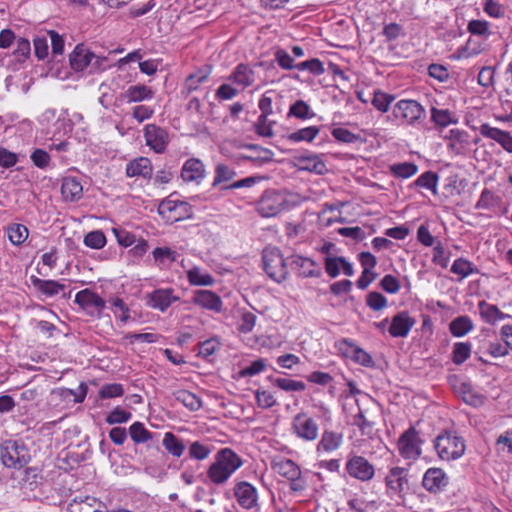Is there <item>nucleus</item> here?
<instances>
[{
    "instance_id": "obj_1",
    "label": "nucleus",
    "mask_w": 512,
    "mask_h": 512,
    "mask_svg": "<svg viewBox=\"0 0 512 512\" xmlns=\"http://www.w3.org/2000/svg\"><path fill=\"white\" fill-rule=\"evenodd\" d=\"M0 461L8 469L20 470L31 461L29 448L23 440H4L0 444Z\"/></svg>"
},
{
    "instance_id": "obj_2",
    "label": "nucleus",
    "mask_w": 512,
    "mask_h": 512,
    "mask_svg": "<svg viewBox=\"0 0 512 512\" xmlns=\"http://www.w3.org/2000/svg\"><path fill=\"white\" fill-rule=\"evenodd\" d=\"M434 449L443 461L457 460L463 456L466 445L455 431H443L434 440Z\"/></svg>"
},
{
    "instance_id": "obj_3",
    "label": "nucleus",
    "mask_w": 512,
    "mask_h": 512,
    "mask_svg": "<svg viewBox=\"0 0 512 512\" xmlns=\"http://www.w3.org/2000/svg\"><path fill=\"white\" fill-rule=\"evenodd\" d=\"M263 267L267 275L277 283L287 279L289 259H284L277 248L265 249L262 255Z\"/></svg>"
},
{
    "instance_id": "obj_4",
    "label": "nucleus",
    "mask_w": 512,
    "mask_h": 512,
    "mask_svg": "<svg viewBox=\"0 0 512 512\" xmlns=\"http://www.w3.org/2000/svg\"><path fill=\"white\" fill-rule=\"evenodd\" d=\"M393 115L402 123L416 125L425 118L426 111L417 101L402 99L393 107Z\"/></svg>"
},
{
    "instance_id": "obj_5",
    "label": "nucleus",
    "mask_w": 512,
    "mask_h": 512,
    "mask_svg": "<svg viewBox=\"0 0 512 512\" xmlns=\"http://www.w3.org/2000/svg\"><path fill=\"white\" fill-rule=\"evenodd\" d=\"M423 441L415 427H410L398 439L399 454L407 460H416L421 456Z\"/></svg>"
},
{
    "instance_id": "obj_6",
    "label": "nucleus",
    "mask_w": 512,
    "mask_h": 512,
    "mask_svg": "<svg viewBox=\"0 0 512 512\" xmlns=\"http://www.w3.org/2000/svg\"><path fill=\"white\" fill-rule=\"evenodd\" d=\"M286 205L284 195L276 190H266L260 198L257 211L262 217H274L279 214Z\"/></svg>"
},
{
    "instance_id": "obj_7",
    "label": "nucleus",
    "mask_w": 512,
    "mask_h": 512,
    "mask_svg": "<svg viewBox=\"0 0 512 512\" xmlns=\"http://www.w3.org/2000/svg\"><path fill=\"white\" fill-rule=\"evenodd\" d=\"M159 214L167 218L168 221L178 222L190 218L193 212L189 203L169 198L160 203Z\"/></svg>"
},
{
    "instance_id": "obj_8",
    "label": "nucleus",
    "mask_w": 512,
    "mask_h": 512,
    "mask_svg": "<svg viewBox=\"0 0 512 512\" xmlns=\"http://www.w3.org/2000/svg\"><path fill=\"white\" fill-rule=\"evenodd\" d=\"M292 431L300 439L312 442L318 438L317 422L306 413H298L292 420Z\"/></svg>"
},
{
    "instance_id": "obj_9",
    "label": "nucleus",
    "mask_w": 512,
    "mask_h": 512,
    "mask_svg": "<svg viewBox=\"0 0 512 512\" xmlns=\"http://www.w3.org/2000/svg\"><path fill=\"white\" fill-rule=\"evenodd\" d=\"M345 469L350 477L362 482L370 481L375 474L374 466L363 456L352 455L348 458Z\"/></svg>"
},
{
    "instance_id": "obj_10",
    "label": "nucleus",
    "mask_w": 512,
    "mask_h": 512,
    "mask_svg": "<svg viewBox=\"0 0 512 512\" xmlns=\"http://www.w3.org/2000/svg\"><path fill=\"white\" fill-rule=\"evenodd\" d=\"M336 347L343 356L351 358L359 365L369 368L375 365L371 355L348 338L339 340Z\"/></svg>"
},
{
    "instance_id": "obj_11",
    "label": "nucleus",
    "mask_w": 512,
    "mask_h": 512,
    "mask_svg": "<svg viewBox=\"0 0 512 512\" xmlns=\"http://www.w3.org/2000/svg\"><path fill=\"white\" fill-rule=\"evenodd\" d=\"M74 302L91 316H100L106 307L105 300L88 288L79 291Z\"/></svg>"
},
{
    "instance_id": "obj_12",
    "label": "nucleus",
    "mask_w": 512,
    "mask_h": 512,
    "mask_svg": "<svg viewBox=\"0 0 512 512\" xmlns=\"http://www.w3.org/2000/svg\"><path fill=\"white\" fill-rule=\"evenodd\" d=\"M289 268L301 278H318L322 275V268L317 262L300 255H292L289 258Z\"/></svg>"
},
{
    "instance_id": "obj_13",
    "label": "nucleus",
    "mask_w": 512,
    "mask_h": 512,
    "mask_svg": "<svg viewBox=\"0 0 512 512\" xmlns=\"http://www.w3.org/2000/svg\"><path fill=\"white\" fill-rule=\"evenodd\" d=\"M450 478L441 468L431 467L426 470L422 478L423 488L431 494H438L449 485Z\"/></svg>"
},
{
    "instance_id": "obj_14",
    "label": "nucleus",
    "mask_w": 512,
    "mask_h": 512,
    "mask_svg": "<svg viewBox=\"0 0 512 512\" xmlns=\"http://www.w3.org/2000/svg\"><path fill=\"white\" fill-rule=\"evenodd\" d=\"M233 496L237 503L245 510H251L258 506L257 489L247 481H240L235 484Z\"/></svg>"
},
{
    "instance_id": "obj_15",
    "label": "nucleus",
    "mask_w": 512,
    "mask_h": 512,
    "mask_svg": "<svg viewBox=\"0 0 512 512\" xmlns=\"http://www.w3.org/2000/svg\"><path fill=\"white\" fill-rule=\"evenodd\" d=\"M384 481L386 488L390 493L401 497L407 490L408 470L398 466L392 467L389 469Z\"/></svg>"
},
{
    "instance_id": "obj_16",
    "label": "nucleus",
    "mask_w": 512,
    "mask_h": 512,
    "mask_svg": "<svg viewBox=\"0 0 512 512\" xmlns=\"http://www.w3.org/2000/svg\"><path fill=\"white\" fill-rule=\"evenodd\" d=\"M144 138L146 145L156 153H163L169 143L168 132L156 124H148L144 127Z\"/></svg>"
},
{
    "instance_id": "obj_17",
    "label": "nucleus",
    "mask_w": 512,
    "mask_h": 512,
    "mask_svg": "<svg viewBox=\"0 0 512 512\" xmlns=\"http://www.w3.org/2000/svg\"><path fill=\"white\" fill-rule=\"evenodd\" d=\"M179 297L174 294L172 288L155 289L146 296V304L153 309L165 312Z\"/></svg>"
},
{
    "instance_id": "obj_18",
    "label": "nucleus",
    "mask_w": 512,
    "mask_h": 512,
    "mask_svg": "<svg viewBox=\"0 0 512 512\" xmlns=\"http://www.w3.org/2000/svg\"><path fill=\"white\" fill-rule=\"evenodd\" d=\"M95 59V64L100 65V62L104 59H100L83 44H78L69 56V62L71 68L74 71H83L88 65Z\"/></svg>"
},
{
    "instance_id": "obj_19",
    "label": "nucleus",
    "mask_w": 512,
    "mask_h": 512,
    "mask_svg": "<svg viewBox=\"0 0 512 512\" xmlns=\"http://www.w3.org/2000/svg\"><path fill=\"white\" fill-rule=\"evenodd\" d=\"M232 176L226 171V198L229 200L239 195L241 198H248L247 190L261 180V177L250 176L237 181H231Z\"/></svg>"
},
{
    "instance_id": "obj_20",
    "label": "nucleus",
    "mask_w": 512,
    "mask_h": 512,
    "mask_svg": "<svg viewBox=\"0 0 512 512\" xmlns=\"http://www.w3.org/2000/svg\"><path fill=\"white\" fill-rule=\"evenodd\" d=\"M415 322V319L407 311H401L392 318L388 332L392 337L404 338L409 334Z\"/></svg>"
},
{
    "instance_id": "obj_21",
    "label": "nucleus",
    "mask_w": 512,
    "mask_h": 512,
    "mask_svg": "<svg viewBox=\"0 0 512 512\" xmlns=\"http://www.w3.org/2000/svg\"><path fill=\"white\" fill-rule=\"evenodd\" d=\"M479 131L483 137L495 140L504 150L512 153V136L509 132L491 127L488 123L482 124Z\"/></svg>"
},
{
    "instance_id": "obj_22",
    "label": "nucleus",
    "mask_w": 512,
    "mask_h": 512,
    "mask_svg": "<svg viewBox=\"0 0 512 512\" xmlns=\"http://www.w3.org/2000/svg\"><path fill=\"white\" fill-rule=\"evenodd\" d=\"M181 177L185 182L199 184L205 177L204 164L196 158L188 159L181 169Z\"/></svg>"
},
{
    "instance_id": "obj_23",
    "label": "nucleus",
    "mask_w": 512,
    "mask_h": 512,
    "mask_svg": "<svg viewBox=\"0 0 512 512\" xmlns=\"http://www.w3.org/2000/svg\"><path fill=\"white\" fill-rule=\"evenodd\" d=\"M343 438V433L325 429L322 432L321 439L317 444L316 450L318 453H331L340 448L343 443Z\"/></svg>"
},
{
    "instance_id": "obj_24",
    "label": "nucleus",
    "mask_w": 512,
    "mask_h": 512,
    "mask_svg": "<svg viewBox=\"0 0 512 512\" xmlns=\"http://www.w3.org/2000/svg\"><path fill=\"white\" fill-rule=\"evenodd\" d=\"M61 194L65 201L76 202L82 198L83 186L76 177H64L61 184Z\"/></svg>"
},
{
    "instance_id": "obj_25",
    "label": "nucleus",
    "mask_w": 512,
    "mask_h": 512,
    "mask_svg": "<svg viewBox=\"0 0 512 512\" xmlns=\"http://www.w3.org/2000/svg\"><path fill=\"white\" fill-rule=\"evenodd\" d=\"M121 96L127 103H139L152 99L154 91L144 84H136L129 86Z\"/></svg>"
},
{
    "instance_id": "obj_26",
    "label": "nucleus",
    "mask_w": 512,
    "mask_h": 512,
    "mask_svg": "<svg viewBox=\"0 0 512 512\" xmlns=\"http://www.w3.org/2000/svg\"><path fill=\"white\" fill-rule=\"evenodd\" d=\"M153 172L151 161L146 157H139L130 161L126 166L128 177L151 178Z\"/></svg>"
},
{
    "instance_id": "obj_27",
    "label": "nucleus",
    "mask_w": 512,
    "mask_h": 512,
    "mask_svg": "<svg viewBox=\"0 0 512 512\" xmlns=\"http://www.w3.org/2000/svg\"><path fill=\"white\" fill-rule=\"evenodd\" d=\"M193 302L203 308L220 311L222 306L221 298L212 291L198 290L194 293Z\"/></svg>"
},
{
    "instance_id": "obj_28",
    "label": "nucleus",
    "mask_w": 512,
    "mask_h": 512,
    "mask_svg": "<svg viewBox=\"0 0 512 512\" xmlns=\"http://www.w3.org/2000/svg\"><path fill=\"white\" fill-rule=\"evenodd\" d=\"M211 69L209 66H206L198 71L190 74L183 84L181 93L184 96H189L192 92L196 91L200 84L203 83L209 76Z\"/></svg>"
},
{
    "instance_id": "obj_29",
    "label": "nucleus",
    "mask_w": 512,
    "mask_h": 512,
    "mask_svg": "<svg viewBox=\"0 0 512 512\" xmlns=\"http://www.w3.org/2000/svg\"><path fill=\"white\" fill-rule=\"evenodd\" d=\"M32 285L43 295L53 297L65 289V285L55 280H43L36 276H31Z\"/></svg>"
},
{
    "instance_id": "obj_30",
    "label": "nucleus",
    "mask_w": 512,
    "mask_h": 512,
    "mask_svg": "<svg viewBox=\"0 0 512 512\" xmlns=\"http://www.w3.org/2000/svg\"><path fill=\"white\" fill-rule=\"evenodd\" d=\"M229 80L233 81L237 85L242 86V89H244L253 83L254 72L248 65L241 63L229 76Z\"/></svg>"
},
{
    "instance_id": "obj_31",
    "label": "nucleus",
    "mask_w": 512,
    "mask_h": 512,
    "mask_svg": "<svg viewBox=\"0 0 512 512\" xmlns=\"http://www.w3.org/2000/svg\"><path fill=\"white\" fill-rule=\"evenodd\" d=\"M473 328L474 324L467 315L458 316L449 323V331L454 337H463Z\"/></svg>"
},
{
    "instance_id": "obj_32",
    "label": "nucleus",
    "mask_w": 512,
    "mask_h": 512,
    "mask_svg": "<svg viewBox=\"0 0 512 512\" xmlns=\"http://www.w3.org/2000/svg\"><path fill=\"white\" fill-rule=\"evenodd\" d=\"M99 503L94 497L74 498L68 505V512H101Z\"/></svg>"
},
{
    "instance_id": "obj_33",
    "label": "nucleus",
    "mask_w": 512,
    "mask_h": 512,
    "mask_svg": "<svg viewBox=\"0 0 512 512\" xmlns=\"http://www.w3.org/2000/svg\"><path fill=\"white\" fill-rule=\"evenodd\" d=\"M272 468L275 472H277L282 477H285L287 480L295 479L298 475L301 474L300 467L290 459H282L278 462H274Z\"/></svg>"
},
{
    "instance_id": "obj_34",
    "label": "nucleus",
    "mask_w": 512,
    "mask_h": 512,
    "mask_svg": "<svg viewBox=\"0 0 512 512\" xmlns=\"http://www.w3.org/2000/svg\"><path fill=\"white\" fill-rule=\"evenodd\" d=\"M431 121L437 126V127H447L450 124H456L458 122V119L456 118L455 114L452 113L449 109H439L436 107H432L431 110Z\"/></svg>"
},
{
    "instance_id": "obj_35",
    "label": "nucleus",
    "mask_w": 512,
    "mask_h": 512,
    "mask_svg": "<svg viewBox=\"0 0 512 512\" xmlns=\"http://www.w3.org/2000/svg\"><path fill=\"white\" fill-rule=\"evenodd\" d=\"M450 271L456 275H459L460 281L471 274L479 273V269L471 261L463 257L457 258L453 262Z\"/></svg>"
},
{
    "instance_id": "obj_36",
    "label": "nucleus",
    "mask_w": 512,
    "mask_h": 512,
    "mask_svg": "<svg viewBox=\"0 0 512 512\" xmlns=\"http://www.w3.org/2000/svg\"><path fill=\"white\" fill-rule=\"evenodd\" d=\"M267 379L277 388L286 392H301L306 389V385L302 381L292 380L288 378H274L268 376Z\"/></svg>"
},
{
    "instance_id": "obj_37",
    "label": "nucleus",
    "mask_w": 512,
    "mask_h": 512,
    "mask_svg": "<svg viewBox=\"0 0 512 512\" xmlns=\"http://www.w3.org/2000/svg\"><path fill=\"white\" fill-rule=\"evenodd\" d=\"M472 345L469 342H456L453 345L451 360L455 365H462L470 358Z\"/></svg>"
},
{
    "instance_id": "obj_38",
    "label": "nucleus",
    "mask_w": 512,
    "mask_h": 512,
    "mask_svg": "<svg viewBox=\"0 0 512 512\" xmlns=\"http://www.w3.org/2000/svg\"><path fill=\"white\" fill-rule=\"evenodd\" d=\"M479 313L483 321L489 324H495L499 321L501 316V310L493 304H489L485 300H481L478 303Z\"/></svg>"
},
{
    "instance_id": "obj_39",
    "label": "nucleus",
    "mask_w": 512,
    "mask_h": 512,
    "mask_svg": "<svg viewBox=\"0 0 512 512\" xmlns=\"http://www.w3.org/2000/svg\"><path fill=\"white\" fill-rule=\"evenodd\" d=\"M187 278L189 283L195 286H209L213 284L212 276L199 267H193L188 270Z\"/></svg>"
},
{
    "instance_id": "obj_40",
    "label": "nucleus",
    "mask_w": 512,
    "mask_h": 512,
    "mask_svg": "<svg viewBox=\"0 0 512 512\" xmlns=\"http://www.w3.org/2000/svg\"><path fill=\"white\" fill-rule=\"evenodd\" d=\"M174 398L191 411H196L201 407L200 399L187 390H177L173 392Z\"/></svg>"
},
{
    "instance_id": "obj_41",
    "label": "nucleus",
    "mask_w": 512,
    "mask_h": 512,
    "mask_svg": "<svg viewBox=\"0 0 512 512\" xmlns=\"http://www.w3.org/2000/svg\"><path fill=\"white\" fill-rule=\"evenodd\" d=\"M28 229L23 224L14 223L7 227V236L13 245H21L28 238Z\"/></svg>"
},
{
    "instance_id": "obj_42",
    "label": "nucleus",
    "mask_w": 512,
    "mask_h": 512,
    "mask_svg": "<svg viewBox=\"0 0 512 512\" xmlns=\"http://www.w3.org/2000/svg\"><path fill=\"white\" fill-rule=\"evenodd\" d=\"M208 476L216 484L224 482V449L218 450L217 462L210 467Z\"/></svg>"
},
{
    "instance_id": "obj_43",
    "label": "nucleus",
    "mask_w": 512,
    "mask_h": 512,
    "mask_svg": "<svg viewBox=\"0 0 512 512\" xmlns=\"http://www.w3.org/2000/svg\"><path fill=\"white\" fill-rule=\"evenodd\" d=\"M163 446L173 456L180 457L185 449L184 444L173 433L167 432L164 435Z\"/></svg>"
},
{
    "instance_id": "obj_44",
    "label": "nucleus",
    "mask_w": 512,
    "mask_h": 512,
    "mask_svg": "<svg viewBox=\"0 0 512 512\" xmlns=\"http://www.w3.org/2000/svg\"><path fill=\"white\" fill-rule=\"evenodd\" d=\"M390 171L394 176L406 179L415 175L418 167L412 162H402L391 165Z\"/></svg>"
},
{
    "instance_id": "obj_45",
    "label": "nucleus",
    "mask_w": 512,
    "mask_h": 512,
    "mask_svg": "<svg viewBox=\"0 0 512 512\" xmlns=\"http://www.w3.org/2000/svg\"><path fill=\"white\" fill-rule=\"evenodd\" d=\"M438 175L433 171H426L421 174L414 182L413 185L421 188L431 190L434 194L437 193L436 187L438 184Z\"/></svg>"
},
{
    "instance_id": "obj_46",
    "label": "nucleus",
    "mask_w": 512,
    "mask_h": 512,
    "mask_svg": "<svg viewBox=\"0 0 512 512\" xmlns=\"http://www.w3.org/2000/svg\"><path fill=\"white\" fill-rule=\"evenodd\" d=\"M154 261L160 265L165 266L171 264L176 260V251L169 247H157L152 252Z\"/></svg>"
},
{
    "instance_id": "obj_47",
    "label": "nucleus",
    "mask_w": 512,
    "mask_h": 512,
    "mask_svg": "<svg viewBox=\"0 0 512 512\" xmlns=\"http://www.w3.org/2000/svg\"><path fill=\"white\" fill-rule=\"evenodd\" d=\"M129 434L137 444L146 443L152 438V433L141 422H134L129 428Z\"/></svg>"
},
{
    "instance_id": "obj_48",
    "label": "nucleus",
    "mask_w": 512,
    "mask_h": 512,
    "mask_svg": "<svg viewBox=\"0 0 512 512\" xmlns=\"http://www.w3.org/2000/svg\"><path fill=\"white\" fill-rule=\"evenodd\" d=\"M318 134L319 128L316 126H309L289 134L288 139L293 142H312Z\"/></svg>"
},
{
    "instance_id": "obj_49",
    "label": "nucleus",
    "mask_w": 512,
    "mask_h": 512,
    "mask_svg": "<svg viewBox=\"0 0 512 512\" xmlns=\"http://www.w3.org/2000/svg\"><path fill=\"white\" fill-rule=\"evenodd\" d=\"M394 99L393 95L377 90L374 92L372 105L381 112H387Z\"/></svg>"
},
{
    "instance_id": "obj_50",
    "label": "nucleus",
    "mask_w": 512,
    "mask_h": 512,
    "mask_svg": "<svg viewBox=\"0 0 512 512\" xmlns=\"http://www.w3.org/2000/svg\"><path fill=\"white\" fill-rule=\"evenodd\" d=\"M288 116L304 120L313 117L314 113L310 112V106L305 101L297 100L290 106Z\"/></svg>"
},
{
    "instance_id": "obj_51",
    "label": "nucleus",
    "mask_w": 512,
    "mask_h": 512,
    "mask_svg": "<svg viewBox=\"0 0 512 512\" xmlns=\"http://www.w3.org/2000/svg\"><path fill=\"white\" fill-rule=\"evenodd\" d=\"M295 69L299 71L308 70L311 74L319 76L325 72L323 63L318 58L297 63Z\"/></svg>"
},
{
    "instance_id": "obj_52",
    "label": "nucleus",
    "mask_w": 512,
    "mask_h": 512,
    "mask_svg": "<svg viewBox=\"0 0 512 512\" xmlns=\"http://www.w3.org/2000/svg\"><path fill=\"white\" fill-rule=\"evenodd\" d=\"M84 244L92 249H101L106 244V236L100 230L91 231L84 237Z\"/></svg>"
},
{
    "instance_id": "obj_53",
    "label": "nucleus",
    "mask_w": 512,
    "mask_h": 512,
    "mask_svg": "<svg viewBox=\"0 0 512 512\" xmlns=\"http://www.w3.org/2000/svg\"><path fill=\"white\" fill-rule=\"evenodd\" d=\"M220 345L219 340L216 338L205 340L199 345L198 355L212 361L210 358L220 349Z\"/></svg>"
},
{
    "instance_id": "obj_54",
    "label": "nucleus",
    "mask_w": 512,
    "mask_h": 512,
    "mask_svg": "<svg viewBox=\"0 0 512 512\" xmlns=\"http://www.w3.org/2000/svg\"><path fill=\"white\" fill-rule=\"evenodd\" d=\"M467 30L474 36L487 38L491 35L490 24L484 20H471L468 23Z\"/></svg>"
},
{
    "instance_id": "obj_55",
    "label": "nucleus",
    "mask_w": 512,
    "mask_h": 512,
    "mask_svg": "<svg viewBox=\"0 0 512 512\" xmlns=\"http://www.w3.org/2000/svg\"><path fill=\"white\" fill-rule=\"evenodd\" d=\"M331 134L337 141L347 144L362 140L360 135L354 134L350 130L343 127L333 128Z\"/></svg>"
},
{
    "instance_id": "obj_56",
    "label": "nucleus",
    "mask_w": 512,
    "mask_h": 512,
    "mask_svg": "<svg viewBox=\"0 0 512 512\" xmlns=\"http://www.w3.org/2000/svg\"><path fill=\"white\" fill-rule=\"evenodd\" d=\"M243 461L238 454L226 448V480L242 466Z\"/></svg>"
},
{
    "instance_id": "obj_57",
    "label": "nucleus",
    "mask_w": 512,
    "mask_h": 512,
    "mask_svg": "<svg viewBox=\"0 0 512 512\" xmlns=\"http://www.w3.org/2000/svg\"><path fill=\"white\" fill-rule=\"evenodd\" d=\"M366 304L370 309L379 311L387 307L388 300L383 294L373 291L367 294Z\"/></svg>"
},
{
    "instance_id": "obj_58",
    "label": "nucleus",
    "mask_w": 512,
    "mask_h": 512,
    "mask_svg": "<svg viewBox=\"0 0 512 512\" xmlns=\"http://www.w3.org/2000/svg\"><path fill=\"white\" fill-rule=\"evenodd\" d=\"M267 367V360L264 358H259L254 360L249 366L241 369L238 372V377H247L254 376L262 371H264Z\"/></svg>"
},
{
    "instance_id": "obj_59",
    "label": "nucleus",
    "mask_w": 512,
    "mask_h": 512,
    "mask_svg": "<svg viewBox=\"0 0 512 512\" xmlns=\"http://www.w3.org/2000/svg\"><path fill=\"white\" fill-rule=\"evenodd\" d=\"M131 417V412L123 410L120 407H116L107 415L106 422L109 425L121 424L128 422Z\"/></svg>"
},
{
    "instance_id": "obj_60",
    "label": "nucleus",
    "mask_w": 512,
    "mask_h": 512,
    "mask_svg": "<svg viewBox=\"0 0 512 512\" xmlns=\"http://www.w3.org/2000/svg\"><path fill=\"white\" fill-rule=\"evenodd\" d=\"M255 399L258 406L262 409H269L277 403L274 395L270 391L262 389L255 391Z\"/></svg>"
},
{
    "instance_id": "obj_61",
    "label": "nucleus",
    "mask_w": 512,
    "mask_h": 512,
    "mask_svg": "<svg viewBox=\"0 0 512 512\" xmlns=\"http://www.w3.org/2000/svg\"><path fill=\"white\" fill-rule=\"evenodd\" d=\"M123 393V386L119 383L105 384L99 390V396L102 399L121 397Z\"/></svg>"
},
{
    "instance_id": "obj_62",
    "label": "nucleus",
    "mask_w": 512,
    "mask_h": 512,
    "mask_svg": "<svg viewBox=\"0 0 512 512\" xmlns=\"http://www.w3.org/2000/svg\"><path fill=\"white\" fill-rule=\"evenodd\" d=\"M274 122L268 121V117L259 115L257 121L254 124L255 132L263 137H272L273 129L272 125Z\"/></svg>"
},
{
    "instance_id": "obj_63",
    "label": "nucleus",
    "mask_w": 512,
    "mask_h": 512,
    "mask_svg": "<svg viewBox=\"0 0 512 512\" xmlns=\"http://www.w3.org/2000/svg\"><path fill=\"white\" fill-rule=\"evenodd\" d=\"M30 159L33 162V164L40 169L47 168L51 160L49 153L40 148L35 149L31 153Z\"/></svg>"
},
{
    "instance_id": "obj_64",
    "label": "nucleus",
    "mask_w": 512,
    "mask_h": 512,
    "mask_svg": "<svg viewBox=\"0 0 512 512\" xmlns=\"http://www.w3.org/2000/svg\"><path fill=\"white\" fill-rule=\"evenodd\" d=\"M379 285L385 292L389 294H396L401 288L399 280L391 274L385 275L381 279Z\"/></svg>"
}]
</instances>
